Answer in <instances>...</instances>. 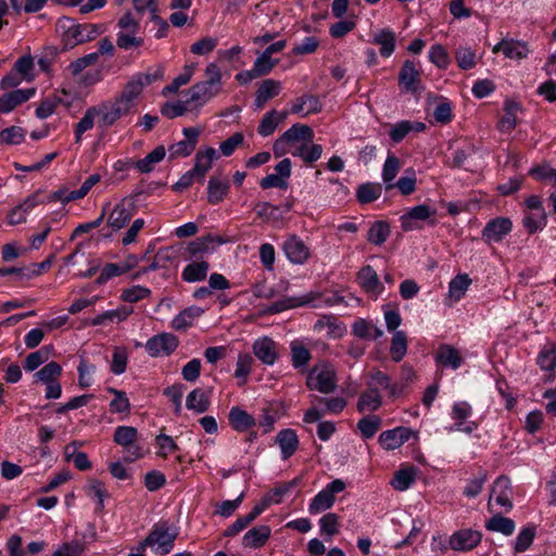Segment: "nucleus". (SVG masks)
<instances>
[{
	"instance_id": "36",
	"label": "nucleus",
	"mask_w": 556,
	"mask_h": 556,
	"mask_svg": "<svg viewBox=\"0 0 556 556\" xmlns=\"http://www.w3.org/2000/svg\"><path fill=\"white\" fill-rule=\"evenodd\" d=\"M291 363L295 369H305L312 358L309 350L301 340L290 343Z\"/></svg>"
},
{
	"instance_id": "23",
	"label": "nucleus",
	"mask_w": 556,
	"mask_h": 556,
	"mask_svg": "<svg viewBox=\"0 0 556 556\" xmlns=\"http://www.w3.org/2000/svg\"><path fill=\"white\" fill-rule=\"evenodd\" d=\"M283 251L288 260L294 264H303L309 257V249L295 236L286 240Z\"/></svg>"
},
{
	"instance_id": "39",
	"label": "nucleus",
	"mask_w": 556,
	"mask_h": 556,
	"mask_svg": "<svg viewBox=\"0 0 556 556\" xmlns=\"http://www.w3.org/2000/svg\"><path fill=\"white\" fill-rule=\"evenodd\" d=\"M86 495L96 500L97 509L101 510L104 508V500L110 496L104 482L99 479H89L85 486Z\"/></svg>"
},
{
	"instance_id": "18",
	"label": "nucleus",
	"mask_w": 556,
	"mask_h": 556,
	"mask_svg": "<svg viewBox=\"0 0 556 556\" xmlns=\"http://www.w3.org/2000/svg\"><path fill=\"white\" fill-rule=\"evenodd\" d=\"M511 485L510 481L507 477H498L492 488L489 505L491 501L494 500L496 504L504 507L506 511H509L513 508L511 503Z\"/></svg>"
},
{
	"instance_id": "21",
	"label": "nucleus",
	"mask_w": 556,
	"mask_h": 556,
	"mask_svg": "<svg viewBox=\"0 0 556 556\" xmlns=\"http://www.w3.org/2000/svg\"><path fill=\"white\" fill-rule=\"evenodd\" d=\"M226 242L227 240L220 236L207 233L205 236L198 237L197 239L190 241L187 245V251L190 255L194 256L198 254L207 253L214 250L215 247H218Z\"/></svg>"
},
{
	"instance_id": "45",
	"label": "nucleus",
	"mask_w": 556,
	"mask_h": 556,
	"mask_svg": "<svg viewBox=\"0 0 556 556\" xmlns=\"http://www.w3.org/2000/svg\"><path fill=\"white\" fill-rule=\"evenodd\" d=\"M62 375V367L56 362H50L45 365L40 370L34 374L35 382H41L43 384L59 381Z\"/></svg>"
},
{
	"instance_id": "15",
	"label": "nucleus",
	"mask_w": 556,
	"mask_h": 556,
	"mask_svg": "<svg viewBox=\"0 0 556 556\" xmlns=\"http://www.w3.org/2000/svg\"><path fill=\"white\" fill-rule=\"evenodd\" d=\"M252 352L262 364L267 366H273L279 357L278 344L267 336L253 342Z\"/></svg>"
},
{
	"instance_id": "49",
	"label": "nucleus",
	"mask_w": 556,
	"mask_h": 556,
	"mask_svg": "<svg viewBox=\"0 0 556 556\" xmlns=\"http://www.w3.org/2000/svg\"><path fill=\"white\" fill-rule=\"evenodd\" d=\"M400 168L401 163L399 157L393 154L388 155L382 168V180L386 184L387 190L395 187V185H393V180L397 176Z\"/></svg>"
},
{
	"instance_id": "16",
	"label": "nucleus",
	"mask_w": 556,
	"mask_h": 556,
	"mask_svg": "<svg viewBox=\"0 0 556 556\" xmlns=\"http://www.w3.org/2000/svg\"><path fill=\"white\" fill-rule=\"evenodd\" d=\"M513 229L508 217H496L489 220L482 229V239L486 243L501 242Z\"/></svg>"
},
{
	"instance_id": "53",
	"label": "nucleus",
	"mask_w": 556,
	"mask_h": 556,
	"mask_svg": "<svg viewBox=\"0 0 556 556\" xmlns=\"http://www.w3.org/2000/svg\"><path fill=\"white\" fill-rule=\"evenodd\" d=\"M416 470L414 467H407L404 469H400L395 472L391 484L397 491L407 490L410 484L415 481Z\"/></svg>"
},
{
	"instance_id": "30",
	"label": "nucleus",
	"mask_w": 556,
	"mask_h": 556,
	"mask_svg": "<svg viewBox=\"0 0 556 556\" xmlns=\"http://www.w3.org/2000/svg\"><path fill=\"white\" fill-rule=\"evenodd\" d=\"M228 420L232 429L238 432L247 431L256 424L255 418L239 406L230 408Z\"/></svg>"
},
{
	"instance_id": "19",
	"label": "nucleus",
	"mask_w": 556,
	"mask_h": 556,
	"mask_svg": "<svg viewBox=\"0 0 556 556\" xmlns=\"http://www.w3.org/2000/svg\"><path fill=\"white\" fill-rule=\"evenodd\" d=\"M493 52H502L508 59L521 60L528 56L527 42L515 39H503L494 46Z\"/></svg>"
},
{
	"instance_id": "25",
	"label": "nucleus",
	"mask_w": 556,
	"mask_h": 556,
	"mask_svg": "<svg viewBox=\"0 0 556 556\" xmlns=\"http://www.w3.org/2000/svg\"><path fill=\"white\" fill-rule=\"evenodd\" d=\"M217 159V152L214 148L199 150L194 156V166L192 173L198 175V181H203L206 173L212 167L214 160Z\"/></svg>"
},
{
	"instance_id": "56",
	"label": "nucleus",
	"mask_w": 556,
	"mask_h": 556,
	"mask_svg": "<svg viewBox=\"0 0 556 556\" xmlns=\"http://www.w3.org/2000/svg\"><path fill=\"white\" fill-rule=\"evenodd\" d=\"M319 526L321 535L332 538L339 533V516L334 513H328L320 518Z\"/></svg>"
},
{
	"instance_id": "20",
	"label": "nucleus",
	"mask_w": 556,
	"mask_h": 556,
	"mask_svg": "<svg viewBox=\"0 0 556 556\" xmlns=\"http://www.w3.org/2000/svg\"><path fill=\"white\" fill-rule=\"evenodd\" d=\"M357 282L366 293L375 296L381 294L383 291V286L370 265H366L359 269L357 273Z\"/></svg>"
},
{
	"instance_id": "60",
	"label": "nucleus",
	"mask_w": 556,
	"mask_h": 556,
	"mask_svg": "<svg viewBox=\"0 0 556 556\" xmlns=\"http://www.w3.org/2000/svg\"><path fill=\"white\" fill-rule=\"evenodd\" d=\"M26 131L20 126H11L0 131V142L20 144L25 139Z\"/></svg>"
},
{
	"instance_id": "57",
	"label": "nucleus",
	"mask_w": 556,
	"mask_h": 556,
	"mask_svg": "<svg viewBox=\"0 0 556 556\" xmlns=\"http://www.w3.org/2000/svg\"><path fill=\"white\" fill-rule=\"evenodd\" d=\"M128 353L125 348H114L110 369L114 375H122L126 371Z\"/></svg>"
},
{
	"instance_id": "2",
	"label": "nucleus",
	"mask_w": 556,
	"mask_h": 556,
	"mask_svg": "<svg viewBox=\"0 0 556 556\" xmlns=\"http://www.w3.org/2000/svg\"><path fill=\"white\" fill-rule=\"evenodd\" d=\"M205 80L194 84L189 90L187 103H194L203 106L213 98L217 97L222 89V72L216 63H208L204 71Z\"/></svg>"
},
{
	"instance_id": "12",
	"label": "nucleus",
	"mask_w": 556,
	"mask_h": 556,
	"mask_svg": "<svg viewBox=\"0 0 556 556\" xmlns=\"http://www.w3.org/2000/svg\"><path fill=\"white\" fill-rule=\"evenodd\" d=\"M136 212L135 204L131 200L124 198L115 204L109 213L108 225L113 231H118L127 226Z\"/></svg>"
},
{
	"instance_id": "34",
	"label": "nucleus",
	"mask_w": 556,
	"mask_h": 556,
	"mask_svg": "<svg viewBox=\"0 0 556 556\" xmlns=\"http://www.w3.org/2000/svg\"><path fill=\"white\" fill-rule=\"evenodd\" d=\"M230 185L227 179H220L216 176H212L207 185V201L212 205H216L222 202L228 194Z\"/></svg>"
},
{
	"instance_id": "33",
	"label": "nucleus",
	"mask_w": 556,
	"mask_h": 556,
	"mask_svg": "<svg viewBox=\"0 0 556 556\" xmlns=\"http://www.w3.org/2000/svg\"><path fill=\"white\" fill-rule=\"evenodd\" d=\"M210 393L201 388L192 390L186 399L187 408L198 414L206 412L211 405Z\"/></svg>"
},
{
	"instance_id": "43",
	"label": "nucleus",
	"mask_w": 556,
	"mask_h": 556,
	"mask_svg": "<svg viewBox=\"0 0 556 556\" xmlns=\"http://www.w3.org/2000/svg\"><path fill=\"white\" fill-rule=\"evenodd\" d=\"M165 148L163 146H159L143 159L138 160L136 162V168L140 173H150L153 170L155 164L160 163L165 157Z\"/></svg>"
},
{
	"instance_id": "32",
	"label": "nucleus",
	"mask_w": 556,
	"mask_h": 556,
	"mask_svg": "<svg viewBox=\"0 0 556 556\" xmlns=\"http://www.w3.org/2000/svg\"><path fill=\"white\" fill-rule=\"evenodd\" d=\"M352 333L363 340H377L383 336L382 329L364 318H357L353 323Z\"/></svg>"
},
{
	"instance_id": "54",
	"label": "nucleus",
	"mask_w": 556,
	"mask_h": 556,
	"mask_svg": "<svg viewBox=\"0 0 556 556\" xmlns=\"http://www.w3.org/2000/svg\"><path fill=\"white\" fill-rule=\"evenodd\" d=\"M535 538V527L534 526H527L520 530V532L517 535L514 551L516 554L526 552L531 544L533 543V540Z\"/></svg>"
},
{
	"instance_id": "4",
	"label": "nucleus",
	"mask_w": 556,
	"mask_h": 556,
	"mask_svg": "<svg viewBox=\"0 0 556 556\" xmlns=\"http://www.w3.org/2000/svg\"><path fill=\"white\" fill-rule=\"evenodd\" d=\"M164 67L162 65H155L147 68L146 72H139L134 74L124 86L122 92L118 94L132 108L137 104V99L142 93L143 89L153 83L163 79Z\"/></svg>"
},
{
	"instance_id": "24",
	"label": "nucleus",
	"mask_w": 556,
	"mask_h": 556,
	"mask_svg": "<svg viewBox=\"0 0 556 556\" xmlns=\"http://www.w3.org/2000/svg\"><path fill=\"white\" fill-rule=\"evenodd\" d=\"M281 89V83L278 80L271 78L263 80L255 92V109H263L270 99L280 93Z\"/></svg>"
},
{
	"instance_id": "10",
	"label": "nucleus",
	"mask_w": 556,
	"mask_h": 556,
	"mask_svg": "<svg viewBox=\"0 0 556 556\" xmlns=\"http://www.w3.org/2000/svg\"><path fill=\"white\" fill-rule=\"evenodd\" d=\"M178 338L169 332L151 337L146 343V350L152 357L170 355L178 346Z\"/></svg>"
},
{
	"instance_id": "61",
	"label": "nucleus",
	"mask_w": 556,
	"mask_h": 556,
	"mask_svg": "<svg viewBox=\"0 0 556 556\" xmlns=\"http://www.w3.org/2000/svg\"><path fill=\"white\" fill-rule=\"evenodd\" d=\"M61 101L62 100L58 96H49L45 98L36 109V116L40 119L48 118L55 112Z\"/></svg>"
},
{
	"instance_id": "29",
	"label": "nucleus",
	"mask_w": 556,
	"mask_h": 556,
	"mask_svg": "<svg viewBox=\"0 0 556 556\" xmlns=\"http://www.w3.org/2000/svg\"><path fill=\"white\" fill-rule=\"evenodd\" d=\"M283 459L290 458L299 447V438L293 429H283L276 437Z\"/></svg>"
},
{
	"instance_id": "41",
	"label": "nucleus",
	"mask_w": 556,
	"mask_h": 556,
	"mask_svg": "<svg viewBox=\"0 0 556 556\" xmlns=\"http://www.w3.org/2000/svg\"><path fill=\"white\" fill-rule=\"evenodd\" d=\"M520 110L518 102L506 100L504 104V115L498 122V129L503 132L513 130L517 125L516 114Z\"/></svg>"
},
{
	"instance_id": "46",
	"label": "nucleus",
	"mask_w": 556,
	"mask_h": 556,
	"mask_svg": "<svg viewBox=\"0 0 556 556\" xmlns=\"http://www.w3.org/2000/svg\"><path fill=\"white\" fill-rule=\"evenodd\" d=\"M390 233V225L387 222L377 220L368 229L367 240L375 245H381L387 241Z\"/></svg>"
},
{
	"instance_id": "40",
	"label": "nucleus",
	"mask_w": 556,
	"mask_h": 556,
	"mask_svg": "<svg viewBox=\"0 0 556 556\" xmlns=\"http://www.w3.org/2000/svg\"><path fill=\"white\" fill-rule=\"evenodd\" d=\"M208 269L210 264L206 261L192 262L184 268L181 278L187 282L202 281L206 278Z\"/></svg>"
},
{
	"instance_id": "64",
	"label": "nucleus",
	"mask_w": 556,
	"mask_h": 556,
	"mask_svg": "<svg viewBox=\"0 0 556 556\" xmlns=\"http://www.w3.org/2000/svg\"><path fill=\"white\" fill-rule=\"evenodd\" d=\"M143 42V38L137 36V34L129 31H119L117 34L116 45L119 49L130 50L132 48L141 47Z\"/></svg>"
},
{
	"instance_id": "42",
	"label": "nucleus",
	"mask_w": 556,
	"mask_h": 556,
	"mask_svg": "<svg viewBox=\"0 0 556 556\" xmlns=\"http://www.w3.org/2000/svg\"><path fill=\"white\" fill-rule=\"evenodd\" d=\"M381 405V394L368 388L367 391L363 392L358 397L357 410L359 413L375 412L379 409Z\"/></svg>"
},
{
	"instance_id": "13",
	"label": "nucleus",
	"mask_w": 556,
	"mask_h": 556,
	"mask_svg": "<svg viewBox=\"0 0 556 556\" xmlns=\"http://www.w3.org/2000/svg\"><path fill=\"white\" fill-rule=\"evenodd\" d=\"M482 540V533L472 529H460L454 532L448 540L453 551L468 552L477 547Z\"/></svg>"
},
{
	"instance_id": "59",
	"label": "nucleus",
	"mask_w": 556,
	"mask_h": 556,
	"mask_svg": "<svg viewBox=\"0 0 556 556\" xmlns=\"http://www.w3.org/2000/svg\"><path fill=\"white\" fill-rule=\"evenodd\" d=\"M368 388L378 393H380L381 390L390 389L391 394H395L394 387H391L390 384V377L380 370H377L370 375Z\"/></svg>"
},
{
	"instance_id": "17",
	"label": "nucleus",
	"mask_w": 556,
	"mask_h": 556,
	"mask_svg": "<svg viewBox=\"0 0 556 556\" xmlns=\"http://www.w3.org/2000/svg\"><path fill=\"white\" fill-rule=\"evenodd\" d=\"M412 430L406 427H396L391 430L383 431L379 435L380 445L387 450L392 451L401 447L405 442L410 439Z\"/></svg>"
},
{
	"instance_id": "38",
	"label": "nucleus",
	"mask_w": 556,
	"mask_h": 556,
	"mask_svg": "<svg viewBox=\"0 0 556 556\" xmlns=\"http://www.w3.org/2000/svg\"><path fill=\"white\" fill-rule=\"evenodd\" d=\"M547 225V214L545 211L525 212L522 226L529 235L543 230Z\"/></svg>"
},
{
	"instance_id": "51",
	"label": "nucleus",
	"mask_w": 556,
	"mask_h": 556,
	"mask_svg": "<svg viewBox=\"0 0 556 556\" xmlns=\"http://www.w3.org/2000/svg\"><path fill=\"white\" fill-rule=\"evenodd\" d=\"M96 116L100 117L99 110L97 106L89 108L81 119L76 124L75 126V141L76 143H79L81 140L83 135L90 130L94 125V118Z\"/></svg>"
},
{
	"instance_id": "14",
	"label": "nucleus",
	"mask_w": 556,
	"mask_h": 556,
	"mask_svg": "<svg viewBox=\"0 0 556 556\" xmlns=\"http://www.w3.org/2000/svg\"><path fill=\"white\" fill-rule=\"evenodd\" d=\"M186 137L168 148L169 159L189 156L195 149L201 130L197 127H186L182 129Z\"/></svg>"
},
{
	"instance_id": "9",
	"label": "nucleus",
	"mask_w": 556,
	"mask_h": 556,
	"mask_svg": "<svg viewBox=\"0 0 556 556\" xmlns=\"http://www.w3.org/2000/svg\"><path fill=\"white\" fill-rule=\"evenodd\" d=\"M101 33V26L97 24H71L63 38L67 46L74 47L96 39Z\"/></svg>"
},
{
	"instance_id": "47",
	"label": "nucleus",
	"mask_w": 556,
	"mask_h": 556,
	"mask_svg": "<svg viewBox=\"0 0 556 556\" xmlns=\"http://www.w3.org/2000/svg\"><path fill=\"white\" fill-rule=\"evenodd\" d=\"M471 285V279L467 274L457 275L448 285V296L454 302H458Z\"/></svg>"
},
{
	"instance_id": "22",
	"label": "nucleus",
	"mask_w": 556,
	"mask_h": 556,
	"mask_svg": "<svg viewBox=\"0 0 556 556\" xmlns=\"http://www.w3.org/2000/svg\"><path fill=\"white\" fill-rule=\"evenodd\" d=\"M35 94L34 88L15 89L0 97V112L10 113L17 105L28 101Z\"/></svg>"
},
{
	"instance_id": "7",
	"label": "nucleus",
	"mask_w": 556,
	"mask_h": 556,
	"mask_svg": "<svg viewBox=\"0 0 556 556\" xmlns=\"http://www.w3.org/2000/svg\"><path fill=\"white\" fill-rule=\"evenodd\" d=\"M100 113L99 125L102 127H110L118 119L130 114L135 109L127 103L123 98L117 96L112 101H106L97 106Z\"/></svg>"
},
{
	"instance_id": "48",
	"label": "nucleus",
	"mask_w": 556,
	"mask_h": 556,
	"mask_svg": "<svg viewBox=\"0 0 556 556\" xmlns=\"http://www.w3.org/2000/svg\"><path fill=\"white\" fill-rule=\"evenodd\" d=\"M382 193V187L378 182H366L358 186L356 190L357 201L362 204L371 203Z\"/></svg>"
},
{
	"instance_id": "44",
	"label": "nucleus",
	"mask_w": 556,
	"mask_h": 556,
	"mask_svg": "<svg viewBox=\"0 0 556 556\" xmlns=\"http://www.w3.org/2000/svg\"><path fill=\"white\" fill-rule=\"evenodd\" d=\"M515 521L510 518L504 517L500 514L494 515L485 523L489 531L500 532L506 536L511 535L515 531Z\"/></svg>"
},
{
	"instance_id": "3",
	"label": "nucleus",
	"mask_w": 556,
	"mask_h": 556,
	"mask_svg": "<svg viewBox=\"0 0 556 556\" xmlns=\"http://www.w3.org/2000/svg\"><path fill=\"white\" fill-rule=\"evenodd\" d=\"M178 536L176 529H173L167 521L155 523L146 539L139 544L138 552L151 547L156 555L169 554Z\"/></svg>"
},
{
	"instance_id": "35",
	"label": "nucleus",
	"mask_w": 556,
	"mask_h": 556,
	"mask_svg": "<svg viewBox=\"0 0 556 556\" xmlns=\"http://www.w3.org/2000/svg\"><path fill=\"white\" fill-rule=\"evenodd\" d=\"M419 83V72L414 62L406 60L399 73V84L407 91H416Z\"/></svg>"
},
{
	"instance_id": "31",
	"label": "nucleus",
	"mask_w": 556,
	"mask_h": 556,
	"mask_svg": "<svg viewBox=\"0 0 556 556\" xmlns=\"http://www.w3.org/2000/svg\"><path fill=\"white\" fill-rule=\"evenodd\" d=\"M321 106V102L317 96L304 94L293 102L291 113L307 116L320 112Z\"/></svg>"
},
{
	"instance_id": "11",
	"label": "nucleus",
	"mask_w": 556,
	"mask_h": 556,
	"mask_svg": "<svg viewBox=\"0 0 556 556\" xmlns=\"http://www.w3.org/2000/svg\"><path fill=\"white\" fill-rule=\"evenodd\" d=\"M435 214L437 211L434 208H431L427 204H419L414 207H410L400 218L401 228L403 231H413L416 229H421L422 226L419 223L429 219Z\"/></svg>"
},
{
	"instance_id": "37",
	"label": "nucleus",
	"mask_w": 556,
	"mask_h": 556,
	"mask_svg": "<svg viewBox=\"0 0 556 556\" xmlns=\"http://www.w3.org/2000/svg\"><path fill=\"white\" fill-rule=\"evenodd\" d=\"M288 112H278L276 110H271L267 112L257 128V132L262 137H268L276 130L277 126L287 117Z\"/></svg>"
},
{
	"instance_id": "28",
	"label": "nucleus",
	"mask_w": 556,
	"mask_h": 556,
	"mask_svg": "<svg viewBox=\"0 0 556 556\" xmlns=\"http://www.w3.org/2000/svg\"><path fill=\"white\" fill-rule=\"evenodd\" d=\"M371 42L380 47V54L383 58H389L395 50L396 36L390 28H383L372 35Z\"/></svg>"
},
{
	"instance_id": "5",
	"label": "nucleus",
	"mask_w": 556,
	"mask_h": 556,
	"mask_svg": "<svg viewBox=\"0 0 556 556\" xmlns=\"http://www.w3.org/2000/svg\"><path fill=\"white\" fill-rule=\"evenodd\" d=\"M306 386L309 390L320 393H332L337 388V371L333 365L328 362L315 364L307 374Z\"/></svg>"
},
{
	"instance_id": "6",
	"label": "nucleus",
	"mask_w": 556,
	"mask_h": 556,
	"mask_svg": "<svg viewBox=\"0 0 556 556\" xmlns=\"http://www.w3.org/2000/svg\"><path fill=\"white\" fill-rule=\"evenodd\" d=\"M138 430L131 426H118L114 431L113 440L123 446L126 455L125 462L132 463L143 457V448L138 445Z\"/></svg>"
},
{
	"instance_id": "52",
	"label": "nucleus",
	"mask_w": 556,
	"mask_h": 556,
	"mask_svg": "<svg viewBox=\"0 0 556 556\" xmlns=\"http://www.w3.org/2000/svg\"><path fill=\"white\" fill-rule=\"evenodd\" d=\"M381 418L377 415H368L357 422V429L364 439L372 438L381 427Z\"/></svg>"
},
{
	"instance_id": "62",
	"label": "nucleus",
	"mask_w": 556,
	"mask_h": 556,
	"mask_svg": "<svg viewBox=\"0 0 556 556\" xmlns=\"http://www.w3.org/2000/svg\"><path fill=\"white\" fill-rule=\"evenodd\" d=\"M49 359L48 348L43 346L40 350L28 354L24 362V369L26 371H34L41 364Z\"/></svg>"
},
{
	"instance_id": "55",
	"label": "nucleus",
	"mask_w": 556,
	"mask_h": 556,
	"mask_svg": "<svg viewBox=\"0 0 556 556\" xmlns=\"http://www.w3.org/2000/svg\"><path fill=\"white\" fill-rule=\"evenodd\" d=\"M200 315L199 308L189 307L176 315L172 320V328L175 330H186L192 325L194 317Z\"/></svg>"
},
{
	"instance_id": "63",
	"label": "nucleus",
	"mask_w": 556,
	"mask_h": 556,
	"mask_svg": "<svg viewBox=\"0 0 556 556\" xmlns=\"http://www.w3.org/2000/svg\"><path fill=\"white\" fill-rule=\"evenodd\" d=\"M538 365L542 370L553 371L556 367V346L544 348L539 353Z\"/></svg>"
},
{
	"instance_id": "1",
	"label": "nucleus",
	"mask_w": 556,
	"mask_h": 556,
	"mask_svg": "<svg viewBox=\"0 0 556 556\" xmlns=\"http://www.w3.org/2000/svg\"><path fill=\"white\" fill-rule=\"evenodd\" d=\"M314 132L307 125L294 124L286 130L274 143L273 151L279 157L286 153L302 159L305 163H313L320 159L323 147L312 143Z\"/></svg>"
},
{
	"instance_id": "50",
	"label": "nucleus",
	"mask_w": 556,
	"mask_h": 556,
	"mask_svg": "<svg viewBox=\"0 0 556 556\" xmlns=\"http://www.w3.org/2000/svg\"><path fill=\"white\" fill-rule=\"evenodd\" d=\"M407 352V336L404 331L396 330L393 333L391 345H390V355L392 361L399 363L401 362Z\"/></svg>"
},
{
	"instance_id": "8",
	"label": "nucleus",
	"mask_w": 556,
	"mask_h": 556,
	"mask_svg": "<svg viewBox=\"0 0 556 556\" xmlns=\"http://www.w3.org/2000/svg\"><path fill=\"white\" fill-rule=\"evenodd\" d=\"M345 482L336 479L328 483L320 492H318L308 505L311 515H317L324 510L331 508L336 502L334 494L344 491Z\"/></svg>"
},
{
	"instance_id": "27",
	"label": "nucleus",
	"mask_w": 556,
	"mask_h": 556,
	"mask_svg": "<svg viewBox=\"0 0 556 556\" xmlns=\"http://www.w3.org/2000/svg\"><path fill=\"white\" fill-rule=\"evenodd\" d=\"M434 358L443 367H451L453 369H458L463 363L459 352L450 344L439 345Z\"/></svg>"
},
{
	"instance_id": "26",
	"label": "nucleus",
	"mask_w": 556,
	"mask_h": 556,
	"mask_svg": "<svg viewBox=\"0 0 556 556\" xmlns=\"http://www.w3.org/2000/svg\"><path fill=\"white\" fill-rule=\"evenodd\" d=\"M271 533V529L267 525H261L250 529L242 538V545L248 548L263 547Z\"/></svg>"
},
{
	"instance_id": "58",
	"label": "nucleus",
	"mask_w": 556,
	"mask_h": 556,
	"mask_svg": "<svg viewBox=\"0 0 556 556\" xmlns=\"http://www.w3.org/2000/svg\"><path fill=\"white\" fill-rule=\"evenodd\" d=\"M302 481L301 477H295L291 481L280 483L277 485L271 493L267 496V501L279 504L285 495H287L292 489L298 486Z\"/></svg>"
}]
</instances>
